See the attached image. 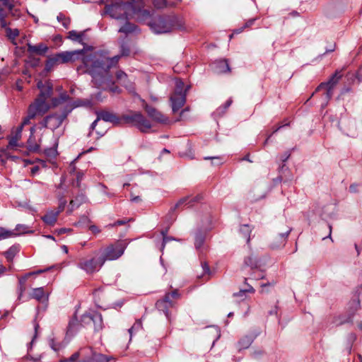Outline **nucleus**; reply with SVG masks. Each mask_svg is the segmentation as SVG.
Here are the masks:
<instances>
[{"label":"nucleus","instance_id":"obj_1","mask_svg":"<svg viewBox=\"0 0 362 362\" xmlns=\"http://www.w3.org/2000/svg\"><path fill=\"white\" fill-rule=\"evenodd\" d=\"M61 64L74 62L81 59L83 66L78 67V71L83 69V72L88 73L92 76V82L98 87L104 88L111 82L107 69L116 66L120 55L109 58L100 53L85 51L84 49L58 53Z\"/></svg>","mask_w":362,"mask_h":362},{"label":"nucleus","instance_id":"obj_2","mask_svg":"<svg viewBox=\"0 0 362 362\" xmlns=\"http://www.w3.org/2000/svg\"><path fill=\"white\" fill-rule=\"evenodd\" d=\"M37 88L40 90V93L35 101L31 103L28 108H33V112L37 116L38 115H44L47 112L50 106L47 102L52 93V87L51 83L47 81L43 83L42 81H38Z\"/></svg>","mask_w":362,"mask_h":362},{"label":"nucleus","instance_id":"obj_3","mask_svg":"<svg viewBox=\"0 0 362 362\" xmlns=\"http://www.w3.org/2000/svg\"><path fill=\"white\" fill-rule=\"evenodd\" d=\"M132 10L133 5L131 3L112 1L111 3L106 4L102 15L107 14L117 20L127 19L132 16Z\"/></svg>","mask_w":362,"mask_h":362},{"label":"nucleus","instance_id":"obj_4","mask_svg":"<svg viewBox=\"0 0 362 362\" xmlns=\"http://www.w3.org/2000/svg\"><path fill=\"white\" fill-rule=\"evenodd\" d=\"M175 17H161L159 16L153 19V21L148 23L153 32L157 34L170 32L175 25L174 22Z\"/></svg>","mask_w":362,"mask_h":362},{"label":"nucleus","instance_id":"obj_5","mask_svg":"<svg viewBox=\"0 0 362 362\" xmlns=\"http://www.w3.org/2000/svg\"><path fill=\"white\" fill-rule=\"evenodd\" d=\"M121 119L126 123L136 126L142 132H146L151 128V122L139 112L123 115Z\"/></svg>","mask_w":362,"mask_h":362},{"label":"nucleus","instance_id":"obj_6","mask_svg":"<svg viewBox=\"0 0 362 362\" xmlns=\"http://www.w3.org/2000/svg\"><path fill=\"white\" fill-rule=\"evenodd\" d=\"M127 243L124 241H117L114 244L108 245L101 256L106 260H115L119 258L124 252Z\"/></svg>","mask_w":362,"mask_h":362},{"label":"nucleus","instance_id":"obj_7","mask_svg":"<svg viewBox=\"0 0 362 362\" xmlns=\"http://www.w3.org/2000/svg\"><path fill=\"white\" fill-rule=\"evenodd\" d=\"M105 262V258H103L101 255H95L90 259H81L78 263V267L88 274H93L99 271Z\"/></svg>","mask_w":362,"mask_h":362},{"label":"nucleus","instance_id":"obj_8","mask_svg":"<svg viewBox=\"0 0 362 362\" xmlns=\"http://www.w3.org/2000/svg\"><path fill=\"white\" fill-rule=\"evenodd\" d=\"M17 13L13 0H0V28L7 26L8 23L5 18L8 14L17 16Z\"/></svg>","mask_w":362,"mask_h":362},{"label":"nucleus","instance_id":"obj_9","mask_svg":"<svg viewBox=\"0 0 362 362\" xmlns=\"http://www.w3.org/2000/svg\"><path fill=\"white\" fill-rule=\"evenodd\" d=\"M68 115L67 112H62L60 114H53L46 117L41 124L43 127L49 128L54 131L57 129L66 119Z\"/></svg>","mask_w":362,"mask_h":362},{"label":"nucleus","instance_id":"obj_10","mask_svg":"<svg viewBox=\"0 0 362 362\" xmlns=\"http://www.w3.org/2000/svg\"><path fill=\"white\" fill-rule=\"evenodd\" d=\"M179 296L180 295L177 290L167 293L163 299L157 301L156 304L157 308L159 310L163 311L165 314L166 317H168V309L174 305L173 299L178 298Z\"/></svg>","mask_w":362,"mask_h":362},{"label":"nucleus","instance_id":"obj_11","mask_svg":"<svg viewBox=\"0 0 362 362\" xmlns=\"http://www.w3.org/2000/svg\"><path fill=\"white\" fill-rule=\"evenodd\" d=\"M103 120L107 122L112 123L113 124H119L121 119L115 114L109 111H101L97 113V119L92 123L91 129H94L99 120Z\"/></svg>","mask_w":362,"mask_h":362},{"label":"nucleus","instance_id":"obj_12","mask_svg":"<svg viewBox=\"0 0 362 362\" xmlns=\"http://www.w3.org/2000/svg\"><path fill=\"white\" fill-rule=\"evenodd\" d=\"M291 228L287 227L284 231L278 233L270 242L269 247L273 249H279L285 245Z\"/></svg>","mask_w":362,"mask_h":362},{"label":"nucleus","instance_id":"obj_13","mask_svg":"<svg viewBox=\"0 0 362 362\" xmlns=\"http://www.w3.org/2000/svg\"><path fill=\"white\" fill-rule=\"evenodd\" d=\"M143 107L147 112L149 117L157 122H165L166 121L164 115L157 110L156 108L149 106L148 104L143 101Z\"/></svg>","mask_w":362,"mask_h":362},{"label":"nucleus","instance_id":"obj_14","mask_svg":"<svg viewBox=\"0 0 362 362\" xmlns=\"http://www.w3.org/2000/svg\"><path fill=\"white\" fill-rule=\"evenodd\" d=\"M172 108L174 112L178 111L185 103L186 95L181 93H173L170 97Z\"/></svg>","mask_w":362,"mask_h":362},{"label":"nucleus","instance_id":"obj_15","mask_svg":"<svg viewBox=\"0 0 362 362\" xmlns=\"http://www.w3.org/2000/svg\"><path fill=\"white\" fill-rule=\"evenodd\" d=\"M117 80L123 85L130 93H134L135 88L133 83L128 80V77L126 73L122 71H118L116 73Z\"/></svg>","mask_w":362,"mask_h":362},{"label":"nucleus","instance_id":"obj_16","mask_svg":"<svg viewBox=\"0 0 362 362\" xmlns=\"http://www.w3.org/2000/svg\"><path fill=\"white\" fill-rule=\"evenodd\" d=\"M212 69L217 74H223L230 71L228 61L226 59L216 61L212 64Z\"/></svg>","mask_w":362,"mask_h":362},{"label":"nucleus","instance_id":"obj_17","mask_svg":"<svg viewBox=\"0 0 362 362\" xmlns=\"http://www.w3.org/2000/svg\"><path fill=\"white\" fill-rule=\"evenodd\" d=\"M341 78V74L339 71H336L334 74H333L327 82L321 83L318 87L317 88L316 90L319 91L322 88H323L325 86H329L331 88H334L337 83L339 82L340 78Z\"/></svg>","mask_w":362,"mask_h":362},{"label":"nucleus","instance_id":"obj_18","mask_svg":"<svg viewBox=\"0 0 362 362\" xmlns=\"http://www.w3.org/2000/svg\"><path fill=\"white\" fill-rule=\"evenodd\" d=\"M258 333L251 335H245L240 339L238 344V349H245L250 347L254 339L257 337Z\"/></svg>","mask_w":362,"mask_h":362},{"label":"nucleus","instance_id":"obj_19","mask_svg":"<svg viewBox=\"0 0 362 362\" xmlns=\"http://www.w3.org/2000/svg\"><path fill=\"white\" fill-rule=\"evenodd\" d=\"M42 272H43V270H38L37 272H30V273L26 274L24 276H22L19 279L18 299H21V298L23 296V293L25 291V281H27L28 278L30 276L40 274Z\"/></svg>","mask_w":362,"mask_h":362},{"label":"nucleus","instance_id":"obj_20","mask_svg":"<svg viewBox=\"0 0 362 362\" xmlns=\"http://www.w3.org/2000/svg\"><path fill=\"white\" fill-rule=\"evenodd\" d=\"M30 298H34L40 302L47 301L48 296L45 293L42 287L33 288L30 293Z\"/></svg>","mask_w":362,"mask_h":362},{"label":"nucleus","instance_id":"obj_21","mask_svg":"<svg viewBox=\"0 0 362 362\" xmlns=\"http://www.w3.org/2000/svg\"><path fill=\"white\" fill-rule=\"evenodd\" d=\"M59 211H48L45 216L42 217V220L49 226H54L57 221Z\"/></svg>","mask_w":362,"mask_h":362},{"label":"nucleus","instance_id":"obj_22","mask_svg":"<svg viewBox=\"0 0 362 362\" xmlns=\"http://www.w3.org/2000/svg\"><path fill=\"white\" fill-rule=\"evenodd\" d=\"M85 202V195L83 193L79 194L74 198V199L71 200L69 206L68 212L71 213L75 209L79 207Z\"/></svg>","mask_w":362,"mask_h":362},{"label":"nucleus","instance_id":"obj_23","mask_svg":"<svg viewBox=\"0 0 362 362\" xmlns=\"http://www.w3.org/2000/svg\"><path fill=\"white\" fill-rule=\"evenodd\" d=\"M48 47L45 44L40 43L36 45H28V50L31 53L42 55L47 52Z\"/></svg>","mask_w":362,"mask_h":362},{"label":"nucleus","instance_id":"obj_24","mask_svg":"<svg viewBox=\"0 0 362 362\" xmlns=\"http://www.w3.org/2000/svg\"><path fill=\"white\" fill-rule=\"evenodd\" d=\"M68 37L74 42H78L81 44H83V41L85 40V33L84 32H77L76 30H71L69 32Z\"/></svg>","mask_w":362,"mask_h":362},{"label":"nucleus","instance_id":"obj_25","mask_svg":"<svg viewBox=\"0 0 362 362\" xmlns=\"http://www.w3.org/2000/svg\"><path fill=\"white\" fill-rule=\"evenodd\" d=\"M59 64H61V62L59 60L58 54H57L53 57H50L47 60L45 70L49 72L53 69L54 66Z\"/></svg>","mask_w":362,"mask_h":362},{"label":"nucleus","instance_id":"obj_26","mask_svg":"<svg viewBox=\"0 0 362 362\" xmlns=\"http://www.w3.org/2000/svg\"><path fill=\"white\" fill-rule=\"evenodd\" d=\"M18 252V246L13 245L6 252H4V256L8 262H11Z\"/></svg>","mask_w":362,"mask_h":362},{"label":"nucleus","instance_id":"obj_27","mask_svg":"<svg viewBox=\"0 0 362 362\" xmlns=\"http://www.w3.org/2000/svg\"><path fill=\"white\" fill-rule=\"evenodd\" d=\"M92 323L94 325L95 330H100L103 327V319L101 315L97 313H94Z\"/></svg>","mask_w":362,"mask_h":362},{"label":"nucleus","instance_id":"obj_28","mask_svg":"<svg viewBox=\"0 0 362 362\" xmlns=\"http://www.w3.org/2000/svg\"><path fill=\"white\" fill-rule=\"evenodd\" d=\"M132 14H136V18L139 21H144L150 16V12L147 10H139L137 12L133 8L131 11Z\"/></svg>","mask_w":362,"mask_h":362},{"label":"nucleus","instance_id":"obj_29","mask_svg":"<svg viewBox=\"0 0 362 362\" xmlns=\"http://www.w3.org/2000/svg\"><path fill=\"white\" fill-rule=\"evenodd\" d=\"M136 26H135L134 24L130 23L129 22H127L123 26H122L118 32L122 33L125 34L133 33L136 30Z\"/></svg>","mask_w":362,"mask_h":362},{"label":"nucleus","instance_id":"obj_30","mask_svg":"<svg viewBox=\"0 0 362 362\" xmlns=\"http://www.w3.org/2000/svg\"><path fill=\"white\" fill-rule=\"evenodd\" d=\"M111 359L114 358L111 356L109 357L103 354L95 353L93 354L91 357L93 362H108Z\"/></svg>","mask_w":362,"mask_h":362},{"label":"nucleus","instance_id":"obj_31","mask_svg":"<svg viewBox=\"0 0 362 362\" xmlns=\"http://www.w3.org/2000/svg\"><path fill=\"white\" fill-rule=\"evenodd\" d=\"M251 231H252L251 227L247 224L243 225L240 228V233L243 235V236L244 238H246L247 243L250 240V235Z\"/></svg>","mask_w":362,"mask_h":362},{"label":"nucleus","instance_id":"obj_32","mask_svg":"<svg viewBox=\"0 0 362 362\" xmlns=\"http://www.w3.org/2000/svg\"><path fill=\"white\" fill-rule=\"evenodd\" d=\"M188 89L189 87H187V88L184 90V83L180 79L175 80V89L173 93H181L186 95V92Z\"/></svg>","mask_w":362,"mask_h":362},{"label":"nucleus","instance_id":"obj_33","mask_svg":"<svg viewBox=\"0 0 362 362\" xmlns=\"http://www.w3.org/2000/svg\"><path fill=\"white\" fill-rule=\"evenodd\" d=\"M192 199L188 197L180 199L177 204L171 208L170 211H174L175 209H179L182 206L188 205L191 203Z\"/></svg>","mask_w":362,"mask_h":362},{"label":"nucleus","instance_id":"obj_34","mask_svg":"<svg viewBox=\"0 0 362 362\" xmlns=\"http://www.w3.org/2000/svg\"><path fill=\"white\" fill-rule=\"evenodd\" d=\"M33 107L31 108H28V115L23 119L21 124L20 125V126H22V128H23V127L25 125L28 124L30 123V119H32L36 117L35 113L33 112Z\"/></svg>","mask_w":362,"mask_h":362},{"label":"nucleus","instance_id":"obj_35","mask_svg":"<svg viewBox=\"0 0 362 362\" xmlns=\"http://www.w3.org/2000/svg\"><path fill=\"white\" fill-rule=\"evenodd\" d=\"M16 235H17V233L13 231L8 230L4 228H0V238L1 239L11 238V237Z\"/></svg>","mask_w":362,"mask_h":362},{"label":"nucleus","instance_id":"obj_36","mask_svg":"<svg viewBox=\"0 0 362 362\" xmlns=\"http://www.w3.org/2000/svg\"><path fill=\"white\" fill-rule=\"evenodd\" d=\"M204 242V236L202 233H197L195 237V247L199 250L203 245Z\"/></svg>","mask_w":362,"mask_h":362},{"label":"nucleus","instance_id":"obj_37","mask_svg":"<svg viewBox=\"0 0 362 362\" xmlns=\"http://www.w3.org/2000/svg\"><path fill=\"white\" fill-rule=\"evenodd\" d=\"M244 263L246 266L251 268L257 267V262L253 256H249L245 259Z\"/></svg>","mask_w":362,"mask_h":362},{"label":"nucleus","instance_id":"obj_38","mask_svg":"<svg viewBox=\"0 0 362 362\" xmlns=\"http://www.w3.org/2000/svg\"><path fill=\"white\" fill-rule=\"evenodd\" d=\"M5 28L6 35L9 39L14 40L19 35V31L18 29L12 30L10 28H7V26Z\"/></svg>","mask_w":362,"mask_h":362},{"label":"nucleus","instance_id":"obj_39","mask_svg":"<svg viewBox=\"0 0 362 362\" xmlns=\"http://www.w3.org/2000/svg\"><path fill=\"white\" fill-rule=\"evenodd\" d=\"M109 70H110V69H107V74H108V75L110 76V78H111V82H110V84H108V85H105V86H104V88L98 87V86H96L94 83H93V84H94L97 88H101V89H107V88H109V90H110V92H112V93H119V88L118 87H110V86L113 84V81H112V76H111L110 75V74H109Z\"/></svg>","mask_w":362,"mask_h":362},{"label":"nucleus","instance_id":"obj_40","mask_svg":"<svg viewBox=\"0 0 362 362\" xmlns=\"http://www.w3.org/2000/svg\"><path fill=\"white\" fill-rule=\"evenodd\" d=\"M93 105L92 101L89 99L78 100L75 102L74 107L79 106L91 107Z\"/></svg>","mask_w":362,"mask_h":362},{"label":"nucleus","instance_id":"obj_41","mask_svg":"<svg viewBox=\"0 0 362 362\" xmlns=\"http://www.w3.org/2000/svg\"><path fill=\"white\" fill-rule=\"evenodd\" d=\"M93 317V314L86 313V314L83 315L81 317V322L83 323L84 325L90 324V323H92Z\"/></svg>","mask_w":362,"mask_h":362},{"label":"nucleus","instance_id":"obj_42","mask_svg":"<svg viewBox=\"0 0 362 362\" xmlns=\"http://www.w3.org/2000/svg\"><path fill=\"white\" fill-rule=\"evenodd\" d=\"M57 20L59 22L62 23L64 28H67L69 27L70 21L63 14L59 13L57 16Z\"/></svg>","mask_w":362,"mask_h":362},{"label":"nucleus","instance_id":"obj_43","mask_svg":"<svg viewBox=\"0 0 362 362\" xmlns=\"http://www.w3.org/2000/svg\"><path fill=\"white\" fill-rule=\"evenodd\" d=\"M28 144L29 150L31 151H37L40 148V146L38 144L33 142L31 136H30V138L28 141Z\"/></svg>","mask_w":362,"mask_h":362},{"label":"nucleus","instance_id":"obj_44","mask_svg":"<svg viewBox=\"0 0 362 362\" xmlns=\"http://www.w3.org/2000/svg\"><path fill=\"white\" fill-rule=\"evenodd\" d=\"M167 232H168V230H163V231L161 232L162 235H163V244H162V249H163V248H164L165 245L167 243H168V242H169V241H170V240H175V239H174L173 238H172V237L167 236Z\"/></svg>","mask_w":362,"mask_h":362},{"label":"nucleus","instance_id":"obj_45","mask_svg":"<svg viewBox=\"0 0 362 362\" xmlns=\"http://www.w3.org/2000/svg\"><path fill=\"white\" fill-rule=\"evenodd\" d=\"M153 6L157 8H163L168 6L166 0H154Z\"/></svg>","mask_w":362,"mask_h":362},{"label":"nucleus","instance_id":"obj_46","mask_svg":"<svg viewBox=\"0 0 362 362\" xmlns=\"http://www.w3.org/2000/svg\"><path fill=\"white\" fill-rule=\"evenodd\" d=\"M141 326H142V325H141V320H136L135 322V323L134 324V325L130 329H129V332L130 335L132 336L133 331H136V330L140 329L141 328Z\"/></svg>","mask_w":362,"mask_h":362},{"label":"nucleus","instance_id":"obj_47","mask_svg":"<svg viewBox=\"0 0 362 362\" xmlns=\"http://www.w3.org/2000/svg\"><path fill=\"white\" fill-rule=\"evenodd\" d=\"M22 126H19L14 132H12L11 136H13L16 139L20 140L22 136Z\"/></svg>","mask_w":362,"mask_h":362},{"label":"nucleus","instance_id":"obj_48","mask_svg":"<svg viewBox=\"0 0 362 362\" xmlns=\"http://www.w3.org/2000/svg\"><path fill=\"white\" fill-rule=\"evenodd\" d=\"M18 140L14 138L13 136H11L9 138V142L8 148H13L14 147H16L18 146Z\"/></svg>","mask_w":362,"mask_h":362},{"label":"nucleus","instance_id":"obj_49","mask_svg":"<svg viewBox=\"0 0 362 362\" xmlns=\"http://www.w3.org/2000/svg\"><path fill=\"white\" fill-rule=\"evenodd\" d=\"M86 349H81L80 352H76L74 354L71 356V357L69 359H66L69 362H75L79 357V355L81 353L85 351Z\"/></svg>","mask_w":362,"mask_h":362},{"label":"nucleus","instance_id":"obj_50","mask_svg":"<svg viewBox=\"0 0 362 362\" xmlns=\"http://www.w3.org/2000/svg\"><path fill=\"white\" fill-rule=\"evenodd\" d=\"M202 276H204L205 275H209L211 272H210V269H209V267L208 266V264L206 263V262H203L202 264Z\"/></svg>","mask_w":362,"mask_h":362},{"label":"nucleus","instance_id":"obj_51","mask_svg":"<svg viewBox=\"0 0 362 362\" xmlns=\"http://www.w3.org/2000/svg\"><path fill=\"white\" fill-rule=\"evenodd\" d=\"M66 204V201L63 197L59 199V205L56 211H59V214L64 209Z\"/></svg>","mask_w":362,"mask_h":362},{"label":"nucleus","instance_id":"obj_52","mask_svg":"<svg viewBox=\"0 0 362 362\" xmlns=\"http://www.w3.org/2000/svg\"><path fill=\"white\" fill-rule=\"evenodd\" d=\"M83 172H78L76 174V181L73 183L74 186H76L77 187H80V182L83 179Z\"/></svg>","mask_w":362,"mask_h":362},{"label":"nucleus","instance_id":"obj_53","mask_svg":"<svg viewBox=\"0 0 362 362\" xmlns=\"http://www.w3.org/2000/svg\"><path fill=\"white\" fill-rule=\"evenodd\" d=\"M323 88H326L327 89L326 98L327 100H329L332 97L333 88H331L329 86H325Z\"/></svg>","mask_w":362,"mask_h":362},{"label":"nucleus","instance_id":"obj_54","mask_svg":"<svg viewBox=\"0 0 362 362\" xmlns=\"http://www.w3.org/2000/svg\"><path fill=\"white\" fill-rule=\"evenodd\" d=\"M129 54V49L124 45L121 46V55L122 56H128Z\"/></svg>","mask_w":362,"mask_h":362},{"label":"nucleus","instance_id":"obj_55","mask_svg":"<svg viewBox=\"0 0 362 362\" xmlns=\"http://www.w3.org/2000/svg\"><path fill=\"white\" fill-rule=\"evenodd\" d=\"M205 159H211L212 160H216L212 162L213 165H220L221 163L220 157H206Z\"/></svg>","mask_w":362,"mask_h":362},{"label":"nucleus","instance_id":"obj_56","mask_svg":"<svg viewBox=\"0 0 362 362\" xmlns=\"http://www.w3.org/2000/svg\"><path fill=\"white\" fill-rule=\"evenodd\" d=\"M89 229L94 234H98L100 232V230L98 228V227L95 225L90 226Z\"/></svg>","mask_w":362,"mask_h":362},{"label":"nucleus","instance_id":"obj_57","mask_svg":"<svg viewBox=\"0 0 362 362\" xmlns=\"http://www.w3.org/2000/svg\"><path fill=\"white\" fill-rule=\"evenodd\" d=\"M181 0H166L169 6H175Z\"/></svg>","mask_w":362,"mask_h":362},{"label":"nucleus","instance_id":"obj_58","mask_svg":"<svg viewBox=\"0 0 362 362\" xmlns=\"http://www.w3.org/2000/svg\"><path fill=\"white\" fill-rule=\"evenodd\" d=\"M49 344H50L51 348H52L54 351H57L59 350V349H60V346H59V345H57V344H55L53 340H51V341H50Z\"/></svg>","mask_w":362,"mask_h":362},{"label":"nucleus","instance_id":"obj_59","mask_svg":"<svg viewBox=\"0 0 362 362\" xmlns=\"http://www.w3.org/2000/svg\"><path fill=\"white\" fill-rule=\"evenodd\" d=\"M71 230V229H70V228H62L57 230L56 232L59 235H61V234L64 233L70 232Z\"/></svg>","mask_w":362,"mask_h":362},{"label":"nucleus","instance_id":"obj_60","mask_svg":"<svg viewBox=\"0 0 362 362\" xmlns=\"http://www.w3.org/2000/svg\"><path fill=\"white\" fill-rule=\"evenodd\" d=\"M255 18H252V19H250L249 21H247L245 25H244V28H249L250 27L251 25H253L254 22L255 21Z\"/></svg>","mask_w":362,"mask_h":362},{"label":"nucleus","instance_id":"obj_61","mask_svg":"<svg viewBox=\"0 0 362 362\" xmlns=\"http://www.w3.org/2000/svg\"><path fill=\"white\" fill-rule=\"evenodd\" d=\"M245 292H250V293H254L255 292V289L252 287V286H249L248 288L245 289V290H242L240 291V293L238 294V296H241L242 293H245Z\"/></svg>","mask_w":362,"mask_h":362},{"label":"nucleus","instance_id":"obj_62","mask_svg":"<svg viewBox=\"0 0 362 362\" xmlns=\"http://www.w3.org/2000/svg\"><path fill=\"white\" fill-rule=\"evenodd\" d=\"M125 223V221H117L116 222H115L114 223L112 224H110L108 225L107 226L108 227H115L116 226H120V225H123Z\"/></svg>","mask_w":362,"mask_h":362},{"label":"nucleus","instance_id":"obj_63","mask_svg":"<svg viewBox=\"0 0 362 362\" xmlns=\"http://www.w3.org/2000/svg\"><path fill=\"white\" fill-rule=\"evenodd\" d=\"M131 200L133 202H139L141 201V198H140L139 196H133V195H132L131 196Z\"/></svg>","mask_w":362,"mask_h":362},{"label":"nucleus","instance_id":"obj_64","mask_svg":"<svg viewBox=\"0 0 362 362\" xmlns=\"http://www.w3.org/2000/svg\"><path fill=\"white\" fill-rule=\"evenodd\" d=\"M356 77L359 81L362 79V67L358 69Z\"/></svg>","mask_w":362,"mask_h":362}]
</instances>
